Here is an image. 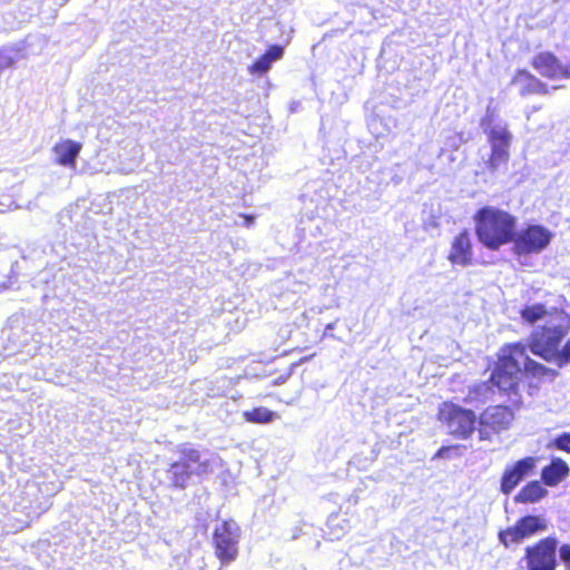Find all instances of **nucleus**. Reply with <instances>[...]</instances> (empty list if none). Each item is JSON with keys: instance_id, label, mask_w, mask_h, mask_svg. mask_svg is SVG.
<instances>
[{"instance_id": "nucleus-1", "label": "nucleus", "mask_w": 570, "mask_h": 570, "mask_svg": "<svg viewBox=\"0 0 570 570\" xmlns=\"http://www.w3.org/2000/svg\"><path fill=\"white\" fill-rule=\"evenodd\" d=\"M523 373L533 376H554L556 371L531 360L521 344H513L502 351L499 363L491 375L490 383H484L480 390L485 392L494 386L499 391L509 392L517 387Z\"/></svg>"}, {"instance_id": "nucleus-2", "label": "nucleus", "mask_w": 570, "mask_h": 570, "mask_svg": "<svg viewBox=\"0 0 570 570\" xmlns=\"http://www.w3.org/2000/svg\"><path fill=\"white\" fill-rule=\"evenodd\" d=\"M475 220L476 235L490 249H498L514 236L515 218L503 209L485 206L478 210Z\"/></svg>"}, {"instance_id": "nucleus-3", "label": "nucleus", "mask_w": 570, "mask_h": 570, "mask_svg": "<svg viewBox=\"0 0 570 570\" xmlns=\"http://www.w3.org/2000/svg\"><path fill=\"white\" fill-rule=\"evenodd\" d=\"M570 327V320L566 313H557L552 320V327L547 334L538 333L534 338L533 354L544 361L556 364L558 367L570 363V337L562 350L559 345L567 335Z\"/></svg>"}, {"instance_id": "nucleus-4", "label": "nucleus", "mask_w": 570, "mask_h": 570, "mask_svg": "<svg viewBox=\"0 0 570 570\" xmlns=\"http://www.w3.org/2000/svg\"><path fill=\"white\" fill-rule=\"evenodd\" d=\"M220 458L210 452H200L185 446L181 450L180 460L173 463L168 470V476L175 487L184 488L190 475H205L213 473L220 466Z\"/></svg>"}, {"instance_id": "nucleus-5", "label": "nucleus", "mask_w": 570, "mask_h": 570, "mask_svg": "<svg viewBox=\"0 0 570 570\" xmlns=\"http://www.w3.org/2000/svg\"><path fill=\"white\" fill-rule=\"evenodd\" d=\"M481 127L491 147V155L487 164L488 168L491 171H497L509 161L513 135L509 130L508 124L500 119L490 108H488L485 116L481 120Z\"/></svg>"}, {"instance_id": "nucleus-6", "label": "nucleus", "mask_w": 570, "mask_h": 570, "mask_svg": "<svg viewBox=\"0 0 570 570\" xmlns=\"http://www.w3.org/2000/svg\"><path fill=\"white\" fill-rule=\"evenodd\" d=\"M240 529L233 520H225L213 531L215 557L222 566L234 562L239 554Z\"/></svg>"}, {"instance_id": "nucleus-7", "label": "nucleus", "mask_w": 570, "mask_h": 570, "mask_svg": "<svg viewBox=\"0 0 570 570\" xmlns=\"http://www.w3.org/2000/svg\"><path fill=\"white\" fill-rule=\"evenodd\" d=\"M558 541L553 537H546L524 550L527 570H556Z\"/></svg>"}, {"instance_id": "nucleus-8", "label": "nucleus", "mask_w": 570, "mask_h": 570, "mask_svg": "<svg viewBox=\"0 0 570 570\" xmlns=\"http://www.w3.org/2000/svg\"><path fill=\"white\" fill-rule=\"evenodd\" d=\"M553 238V233L541 225H529L514 233L513 248L518 255L539 254L544 250Z\"/></svg>"}, {"instance_id": "nucleus-9", "label": "nucleus", "mask_w": 570, "mask_h": 570, "mask_svg": "<svg viewBox=\"0 0 570 570\" xmlns=\"http://www.w3.org/2000/svg\"><path fill=\"white\" fill-rule=\"evenodd\" d=\"M439 416L452 435L465 439L474 431L475 415L471 410L444 403L440 409Z\"/></svg>"}, {"instance_id": "nucleus-10", "label": "nucleus", "mask_w": 570, "mask_h": 570, "mask_svg": "<svg viewBox=\"0 0 570 570\" xmlns=\"http://www.w3.org/2000/svg\"><path fill=\"white\" fill-rule=\"evenodd\" d=\"M546 529L547 522L543 518L539 515H525L520 518L514 525L501 530L499 532V539L500 542L508 548Z\"/></svg>"}, {"instance_id": "nucleus-11", "label": "nucleus", "mask_w": 570, "mask_h": 570, "mask_svg": "<svg viewBox=\"0 0 570 570\" xmlns=\"http://www.w3.org/2000/svg\"><path fill=\"white\" fill-rule=\"evenodd\" d=\"M513 420V413L507 406L488 407L480 416V438L490 439L492 433L507 430Z\"/></svg>"}, {"instance_id": "nucleus-12", "label": "nucleus", "mask_w": 570, "mask_h": 570, "mask_svg": "<svg viewBox=\"0 0 570 570\" xmlns=\"http://www.w3.org/2000/svg\"><path fill=\"white\" fill-rule=\"evenodd\" d=\"M557 313L564 312L559 311L557 308L547 309L546 306L542 304L528 305L521 311V317L525 323L532 325L540 323V325L537 326V328L533 331L531 335L530 348L532 353L535 335L540 332L548 335V333L550 332L549 330L552 327V320L554 318Z\"/></svg>"}, {"instance_id": "nucleus-13", "label": "nucleus", "mask_w": 570, "mask_h": 570, "mask_svg": "<svg viewBox=\"0 0 570 570\" xmlns=\"http://www.w3.org/2000/svg\"><path fill=\"white\" fill-rule=\"evenodd\" d=\"M538 458L527 456L517 461L512 466L508 468L501 480V491L508 495L513 489L537 466Z\"/></svg>"}, {"instance_id": "nucleus-14", "label": "nucleus", "mask_w": 570, "mask_h": 570, "mask_svg": "<svg viewBox=\"0 0 570 570\" xmlns=\"http://www.w3.org/2000/svg\"><path fill=\"white\" fill-rule=\"evenodd\" d=\"M534 69L551 79L570 78V65H562L551 52H540L533 59Z\"/></svg>"}, {"instance_id": "nucleus-15", "label": "nucleus", "mask_w": 570, "mask_h": 570, "mask_svg": "<svg viewBox=\"0 0 570 570\" xmlns=\"http://www.w3.org/2000/svg\"><path fill=\"white\" fill-rule=\"evenodd\" d=\"M42 512L43 509L35 507L32 501H19L11 509L10 519L17 530H22L29 527Z\"/></svg>"}, {"instance_id": "nucleus-16", "label": "nucleus", "mask_w": 570, "mask_h": 570, "mask_svg": "<svg viewBox=\"0 0 570 570\" xmlns=\"http://www.w3.org/2000/svg\"><path fill=\"white\" fill-rule=\"evenodd\" d=\"M449 259L452 264L465 266L472 259L471 240L466 230L460 233L452 243Z\"/></svg>"}, {"instance_id": "nucleus-17", "label": "nucleus", "mask_w": 570, "mask_h": 570, "mask_svg": "<svg viewBox=\"0 0 570 570\" xmlns=\"http://www.w3.org/2000/svg\"><path fill=\"white\" fill-rule=\"evenodd\" d=\"M568 464L560 458L552 459L551 463L541 471V479L546 485L554 487L569 474Z\"/></svg>"}, {"instance_id": "nucleus-18", "label": "nucleus", "mask_w": 570, "mask_h": 570, "mask_svg": "<svg viewBox=\"0 0 570 570\" xmlns=\"http://www.w3.org/2000/svg\"><path fill=\"white\" fill-rule=\"evenodd\" d=\"M80 150L81 144L70 139L57 144L53 148L57 163L66 167H75Z\"/></svg>"}, {"instance_id": "nucleus-19", "label": "nucleus", "mask_w": 570, "mask_h": 570, "mask_svg": "<svg viewBox=\"0 0 570 570\" xmlns=\"http://www.w3.org/2000/svg\"><path fill=\"white\" fill-rule=\"evenodd\" d=\"M284 48L278 45L272 46L263 56H261L250 67L252 75H263L271 69L273 62L282 59Z\"/></svg>"}, {"instance_id": "nucleus-20", "label": "nucleus", "mask_w": 570, "mask_h": 570, "mask_svg": "<svg viewBox=\"0 0 570 570\" xmlns=\"http://www.w3.org/2000/svg\"><path fill=\"white\" fill-rule=\"evenodd\" d=\"M243 417L246 422L266 424L273 422L277 417V413L264 406H258L253 410L244 411Z\"/></svg>"}, {"instance_id": "nucleus-21", "label": "nucleus", "mask_w": 570, "mask_h": 570, "mask_svg": "<svg viewBox=\"0 0 570 570\" xmlns=\"http://www.w3.org/2000/svg\"><path fill=\"white\" fill-rule=\"evenodd\" d=\"M547 495V490L543 488L540 481H532L528 483L519 495L514 499H542Z\"/></svg>"}, {"instance_id": "nucleus-22", "label": "nucleus", "mask_w": 570, "mask_h": 570, "mask_svg": "<svg viewBox=\"0 0 570 570\" xmlns=\"http://www.w3.org/2000/svg\"><path fill=\"white\" fill-rule=\"evenodd\" d=\"M520 77L527 78L528 83L522 88L521 94H549L548 86L529 73L522 72Z\"/></svg>"}, {"instance_id": "nucleus-23", "label": "nucleus", "mask_w": 570, "mask_h": 570, "mask_svg": "<svg viewBox=\"0 0 570 570\" xmlns=\"http://www.w3.org/2000/svg\"><path fill=\"white\" fill-rule=\"evenodd\" d=\"M16 58L7 49L0 50V71L13 66Z\"/></svg>"}, {"instance_id": "nucleus-24", "label": "nucleus", "mask_w": 570, "mask_h": 570, "mask_svg": "<svg viewBox=\"0 0 570 570\" xmlns=\"http://www.w3.org/2000/svg\"><path fill=\"white\" fill-rule=\"evenodd\" d=\"M557 449L570 453V433H563L553 440Z\"/></svg>"}, {"instance_id": "nucleus-25", "label": "nucleus", "mask_w": 570, "mask_h": 570, "mask_svg": "<svg viewBox=\"0 0 570 570\" xmlns=\"http://www.w3.org/2000/svg\"><path fill=\"white\" fill-rule=\"evenodd\" d=\"M560 559L570 569V544H562L559 549Z\"/></svg>"}, {"instance_id": "nucleus-26", "label": "nucleus", "mask_w": 570, "mask_h": 570, "mask_svg": "<svg viewBox=\"0 0 570 570\" xmlns=\"http://www.w3.org/2000/svg\"><path fill=\"white\" fill-rule=\"evenodd\" d=\"M244 219H245V226L246 227H250L254 223V217L253 216H244Z\"/></svg>"}, {"instance_id": "nucleus-27", "label": "nucleus", "mask_w": 570, "mask_h": 570, "mask_svg": "<svg viewBox=\"0 0 570 570\" xmlns=\"http://www.w3.org/2000/svg\"><path fill=\"white\" fill-rule=\"evenodd\" d=\"M334 325H335L334 323H330V324H327V326H326V331L333 330V328H334Z\"/></svg>"}]
</instances>
